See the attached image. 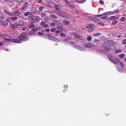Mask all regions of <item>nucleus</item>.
I'll return each mask as SVG.
<instances>
[{
	"label": "nucleus",
	"instance_id": "nucleus-6",
	"mask_svg": "<svg viewBox=\"0 0 126 126\" xmlns=\"http://www.w3.org/2000/svg\"><path fill=\"white\" fill-rule=\"evenodd\" d=\"M3 39L6 40L8 42H11V39L9 37L6 35H4L3 36Z\"/></svg>",
	"mask_w": 126,
	"mask_h": 126
},
{
	"label": "nucleus",
	"instance_id": "nucleus-5",
	"mask_svg": "<svg viewBox=\"0 0 126 126\" xmlns=\"http://www.w3.org/2000/svg\"><path fill=\"white\" fill-rule=\"evenodd\" d=\"M74 48L82 51H85L86 50L84 48L77 46H75Z\"/></svg>",
	"mask_w": 126,
	"mask_h": 126
},
{
	"label": "nucleus",
	"instance_id": "nucleus-28",
	"mask_svg": "<svg viewBox=\"0 0 126 126\" xmlns=\"http://www.w3.org/2000/svg\"><path fill=\"white\" fill-rule=\"evenodd\" d=\"M126 19L125 17H121L120 21L122 22H124L126 21Z\"/></svg>",
	"mask_w": 126,
	"mask_h": 126
},
{
	"label": "nucleus",
	"instance_id": "nucleus-13",
	"mask_svg": "<svg viewBox=\"0 0 126 126\" xmlns=\"http://www.w3.org/2000/svg\"><path fill=\"white\" fill-rule=\"evenodd\" d=\"M12 28H19L21 27L19 23V24L16 23L14 25H13Z\"/></svg>",
	"mask_w": 126,
	"mask_h": 126
},
{
	"label": "nucleus",
	"instance_id": "nucleus-47",
	"mask_svg": "<svg viewBox=\"0 0 126 126\" xmlns=\"http://www.w3.org/2000/svg\"><path fill=\"white\" fill-rule=\"evenodd\" d=\"M45 24V22L44 21H42L41 23V25L42 26H44Z\"/></svg>",
	"mask_w": 126,
	"mask_h": 126
},
{
	"label": "nucleus",
	"instance_id": "nucleus-52",
	"mask_svg": "<svg viewBox=\"0 0 126 126\" xmlns=\"http://www.w3.org/2000/svg\"><path fill=\"white\" fill-rule=\"evenodd\" d=\"M54 22L55 23H57L58 24L60 23H59V20H55L54 21Z\"/></svg>",
	"mask_w": 126,
	"mask_h": 126
},
{
	"label": "nucleus",
	"instance_id": "nucleus-9",
	"mask_svg": "<svg viewBox=\"0 0 126 126\" xmlns=\"http://www.w3.org/2000/svg\"><path fill=\"white\" fill-rule=\"evenodd\" d=\"M0 23L3 25V26H7L8 24V23L5 22L3 20H0Z\"/></svg>",
	"mask_w": 126,
	"mask_h": 126
},
{
	"label": "nucleus",
	"instance_id": "nucleus-25",
	"mask_svg": "<svg viewBox=\"0 0 126 126\" xmlns=\"http://www.w3.org/2000/svg\"><path fill=\"white\" fill-rule=\"evenodd\" d=\"M30 14V12H25L24 13V16L25 17H27Z\"/></svg>",
	"mask_w": 126,
	"mask_h": 126
},
{
	"label": "nucleus",
	"instance_id": "nucleus-62",
	"mask_svg": "<svg viewBox=\"0 0 126 126\" xmlns=\"http://www.w3.org/2000/svg\"><path fill=\"white\" fill-rule=\"evenodd\" d=\"M0 18L2 19H4V17L3 16H0Z\"/></svg>",
	"mask_w": 126,
	"mask_h": 126
},
{
	"label": "nucleus",
	"instance_id": "nucleus-32",
	"mask_svg": "<svg viewBox=\"0 0 126 126\" xmlns=\"http://www.w3.org/2000/svg\"><path fill=\"white\" fill-rule=\"evenodd\" d=\"M17 18L16 16H14L11 17V19L12 20V21L13 20H17Z\"/></svg>",
	"mask_w": 126,
	"mask_h": 126
},
{
	"label": "nucleus",
	"instance_id": "nucleus-39",
	"mask_svg": "<svg viewBox=\"0 0 126 126\" xmlns=\"http://www.w3.org/2000/svg\"><path fill=\"white\" fill-rule=\"evenodd\" d=\"M44 8L43 6H41L39 8V9L40 11H42L43 10V8Z\"/></svg>",
	"mask_w": 126,
	"mask_h": 126
},
{
	"label": "nucleus",
	"instance_id": "nucleus-42",
	"mask_svg": "<svg viewBox=\"0 0 126 126\" xmlns=\"http://www.w3.org/2000/svg\"><path fill=\"white\" fill-rule=\"evenodd\" d=\"M32 31L33 32H35L37 31V29L36 28H34L32 29Z\"/></svg>",
	"mask_w": 126,
	"mask_h": 126
},
{
	"label": "nucleus",
	"instance_id": "nucleus-3",
	"mask_svg": "<svg viewBox=\"0 0 126 126\" xmlns=\"http://www.w3.org/2000/svg\"><path fill=\"white\" fill-rule=\"evenodd\" d=\"M11 42L17 43H20L22 42L21 40L19 38V36L18 37V38L11 39Z\"/></svg>",
	"mask_w": 126,
	"mask_h": 126
},
{
	"label": "nucleus",
	"instance_id": "nucleus-56",
	"mask_svg": "<svg viewBox=\"0 0 126 126\" xmlns=\"http://www.w3.org/2000/svg\"><path fill=\"white\" fill-rule=\"evenodd\" d=\"M49 27L48 25L47 24H45V25L43 26V27Z\"/></svg>",
	"mask_w": 126,
	"mask_h": 126
},
{
	"label": "nucleus",
	"instance_id": "nucleus-43",
	"mask_svg": "<svg viewBox=\"0 0 126 126\" xmlns=\"http://www.w3.org/2000/svg\"><path fill=\"white\" fill-rule=\"evenodd\" d=\"M122 43L124 44H126V39H124L122 41Z\"/></svg>",
	"mask_w": 126,
	"mask_h": 126
},
{
	"label": "nucleus",
	"instance_id": "nucleus-37",
	"mask_svg": "<svg viewBox=\"0 0 126 126\" xmlns=\"http://www.w3.org/2000/svg\"><path fill=\"white\" fill-rule=\"evenodd\" d=\"M121 52V50L120 49H117L115 50V52L116 53L120 52Z\"/></svg>",
	"mask_w": 126,
	"mask_h": 126
},
{
	"label": "nucleus",
	"instance_id": "nucleus-50",
	"mask_svg": "<svg viewBox=\"0 0 126 126\" xmlns=\"http://www.w3.org/2000/svg\"><path fill=\"white\" fill-rule=\"evenodd\" d=\"M46 15V14L45 13H42L41 14V16L42 17H43Z\"/></svg>",
	"mask_w": 126,
	"mask_h": 126
},
{
	"label": "nucleus",
	"instance_id": "nucleus-33",
	"mask_svg": "<svg viewBox=\"0 0 126 126\" xmlns=\"http://www.w3.org/2000/svg\"><path fill=\"white\" fill-rule=\"evenodd\" d=\"M100 39H101L104 42H106V40L105 38L101 36Z\"/></svg>",
	"mask_w": 126,
	"mask_h": 126
},
{
	"label": "nucleus",
	"instance_id": "nucleus-60",
	"mask_svg": "<svg viewBox=\"0 0 126 126\" xmlns=\"http://www.w3.org/2000/svg\"><path fill=\"white\" fill-rule=\"evenodd\" d=\"M71 35H74V36H75V35L76 34L75 33H71Z\"/></svg>",
	"mask_w": 126,
	"mask_h": 126
},
{
	"label": "nucleus",
	"instance_id": "nucleus-26",
	"mask_svg": "<svg viewBox=\"0 0 126 126\" xmlns=\"http://www.w3.org/2000/svg\"><path fill=\"white\" fill-rule=\"evenodd\" d=\"M109 49L108 48L106 47H104V48L103 50V51H109Z\"/></svg>",
	"mask_w": 126,
	"mask_h": 126
},
{
	"label": "nucleus",
	"instance_id": "nucleus-49",
	"mask_svg": "<svg viewBox=\"0 0 126 126\" xmlns=\"http://www.w3.org/2000/svg\"><path fill=\"white\" fill-rule=\"evenodd\" d=\"M56 30V29L55 28H52L51 30V32H55Z\"/></svg>",
	"mask_w": 126,
	"mask_h": 126
},
{
	"label": "nucleus",
	"instance_id": "nucleus-46",
	"mask_svg": "<svg viewBox=\"0 0 126 126\" xmlns=\"http://www.w3.org/2000/svg\"><path fill=\"white\" fill-rule=\"evenodd\" d=\"M49 18L48 16H46L45 18V19L46 21H47L49 20Z\"/></svg>",
	"mask_w": 126,
	"mask_h": 126
},
{
	"label": "nucleus",
	"instance_id": "nucleus-36",
	"mask_svg": "<svg viewBox=\"0 0 126 126\" xmlns=\"http://www.w3.org/2000/svg\"><path fill=\"white\" fill-rule=\"evenodd\" d=\"M107 15H104V16H103V17H101V19H106V18H107V16H106Z\"/></svg>",
	"mask_w": 126,
	"mask_h": 126
},
{
	"label": "nucleus",
	"instance_id": "nucleus-54",
	"mask_svg": "<svg viewBox=\"0 0 126 126\" xmlns=\"http://www.w3.org/2000/svg\"><path fill=\"white\" fill-rule=\"evenodd\" d=\"M50 26H55V24L54 23H51Z\"/></svg>",
	"mask_w": 126,
	"mask_h": 126
},
{
	"label": "nucleus",
	"instance_id": "nucleus-31",
	"mask_svg": "<svg viewBox=\"0 0 126 126\" xmlns=\"http://www.w3.org/2000/svg\"><path fill=\"white\" fill-rule=\"evenodd\" d=\"M100 35V33H97L94 34L93 35V36L94 37H95L99 36Z\"/></svg>",
	"mask_w": 126,
	"mask_h": 126
},
{
	"label": "nucleus",
	"instance_id": "nucleus-15",
	"mask_svg": "<svg viewBox=\"0 0 126 126\" xmlns=\"http://www.w3.org/2000/svg\"><path fill=\"white\" fill-rule=\"evenodd\" d=\"M28 34L29 35H35L36 34V33L35 32L31 31L28 33Z\"/></svg>",
	"mask_w": 126,
	"mask_h": 126
},
{
	"label": "nucleus",
	"instance_id": "nucleus-24",
	"mask_svg": "<svg viewBox=\"0 0 126 126\" xmlns=\"http://www.w3.org/2000/svg\"><path fill=\"white\" fill-rule=\"evenodd\" d=\"M40 11L37 10L34 11L33 12V13L34 14H40Z\"/></svg>",
	"mask_w": 126,
	"mask_h": 126
},
{
	"label": "nucleus",
	"instance_id": "nucleus-7",
	"mask_svg": "<svg viewBox=\"0 0 126 126\" xmlns=\"http://www.w3.org/2000/svg\"><path fill=\"white\" fill-rule=\"evenodd\" d=\"M112 12H106L104 13H103L101 15H97L96 16L97 17H99L101 16H103L104 15H108L110 14V13H111Z\"/></svg>",
	"mask_w": 126,
	"mask_h": 126
},
{
	"label": "nucleus",
	"instance_id": "nucleus-38",
	"mask_svg": "<svg viewBox=\"0 0 126 126\" xmlns=\"http://www.w3.org/2000/svg\"><path fill=\"white\" fill-rule=\"evenodd\" d=\"M117 21H114L112 23V25H115L117 23Z\"/></svg>",
	"mask_w": 126,
	"mask_h": 126
},
{
	"label": "nucleus",
	"instance_id": "nucleus-22",
	"mask_svg": "<svg viewBox=\"0 0 126 126\" xmlns=\"http://www.w3.org/2000/svg\"><path fill=\"white\" fill-rule=\"evenodd\" d=\"M50 16L52 18H54L56 19H58V17L57 16H56L54 15L51 14L50 15Z\"/></svg>",
	"mask_w": 126,
	"mask_h": 126
},
{
	"label": "nucleus",
	"instance_id": "nucleus-20",
	"mask_svg": "<svg viewBox=\"0 0 126 126\" xmlns=\"http://www.w3.org/2000/svg\"><path fill=\"white\" fill-rule=\"evenodd\" d=\"M63 23L65 25H67L70 24V23L69 21L65 20L63 21Z\"/></svg>",
	"mask_w": 126,
	"mask_h": 126
},
{
	"label": "nucleus",
	"instance_id": "nucleus-53",
	"mask_svg": "<svg viewBox=\"0 0 126 126\" xmlns=\"http://www.w3.org/2000/svg\"><path fill=\"white\" fill-rule=\"evenodd\" d=\"M9 15L11 16H15V12L13 13L12 14H10Z\"/></svg>",
	"mask_w": 126,
	"mask_h": 126
},
{
	"label": "nucleus",
	"instance_id": "nucleus-17",
	"mask_svg": "<svg viewBox=\"0 0 126 126\" xmlns=\"http://www.w3.org/2000/svg\"><path fill=\"white\" fill-rule=\"evenodd\" d=\"M12 20L11 19V18H7L5 20V22L8 23V22H12Z\"/></svg>",
	"mask_w": 126,
	"mask_h": 126
},
{
	"label": "nucleus",
	"instance_id": "nucleus-19",
	"mask_svg": "<svg viewBox=\"0 0 126 126\" xmlns=\"http://www.w3.org/2000/svg\"><path fill=\"white\" fill-rule=\"evenodd\" d=\"M89 18L90 19L92 20L93 21H95L97 20V18L94 17H89Z\"/></svg>",
	"mask_w": 126,
	"mask_h": 126
},
{
	"label": "nucleus",
	"instance_id": "nucleus-44",
	"mask_svg": "<svg viewBox=\"0 0 126 126\" xmlns=\"http://www.w3.org/2000/svg\"><path fill=\"white\" fill-rule=\"evenodd\" d=\"M92 38V37L91 36H89L87 38V40L88 41L90 40Z\"/></svg>",
	"mask_w": 126,
	"mask_h": 126
},
{
	"label": "nucleus",
	"instance_id": "nucleus-29",
	"mask_svg": "<svg viewBox=\"0 0 126 126\" xmlns=\"http://www.w3.org/2000/svg\"><path fill=\"white\" fill-rule=\"evenodd\" d=\"M55 10L57 11H59V6L57 5H55Z\"/></svg>",
	"mask_w": 126,
	"mask_h": 126
},
{
	"label": "nucleus",
	"instance_id": "nucleus-18",
	"mask_svg": "<svg viewBox=\"0 0 126 126\" xmlns=\"http://www.w3.org/2000/svg\"><path fill=\"white\" fill-rule=\"evenodd\" d=\"M48 38L49 40L52 41H54L55 39L54 37L50 35L48 36Z\"/></svg>",
	"mask_w": 126,
	"mask_h": 126
},
{
	"label": "nucleus",
	"instance_id": "nucleus-10",
	"mask_svg": "<svg viewBox=\"0 0 126 126\" xmlns=\"http://www.w3.org/2000/svg\"><path fill=\"white\" fill-rule=\"evenodd\" d=\"M15 14L16 16H18L20 15L21 13V11L20 10H17L15 11Z\"/></svg>",
	"mask_w": 126,
	"mask_h": 126
},
{
	"label": "nucleus",
	"instance_id": "nucleus-4",
	"mask_svg": "<svg viewBox=\"0 0 126 126\" xmlns=\"http://www.w3.org/2000/svg\"><path fill=\"white\" fill-rule=\"evenodd\" d=\"M94 26L92 24H90L87 26L86 29L87 31L90 32L94 30Z\"/></svg>",
	"mask_w": 126,
	"mask_h": 126
},
{
	"label": "nucleus",
	"instance_id": "nucleus-57",
	"mask_svg": "<svg viewBox=\"0 0 126 126\" xmlns=\"http://www.w3.org/2000/svg\"><path fill=\"white\" fill-rule=\"evenodd\" d=\"M70 37H69V36H68V37H67L66 39H65L64 40V41H65V42H66V40L67 39H70Z\"/></svg>",
	"mask_w": 126,
	"mask_h": 126
},
{
	"label": "nucleus",
	"instance_id": "nucleus-55",
	"mask_svg": "<svg viewBox=\"0 0 126 126\" xmlns=\"http://www.w3.org/2000/svg\"><path fill=\"white\" fill-rule=\"evenodd\" d=\"M99 39L96 40V39H95L94 40V42L95 43H96L97 42H99Z\"/></svg>",
	"mask_w": 126,
	"mask_h": 126
},
{
	"label": "nucleus",
	"instance_id": "nucleus-61",
	"mask_svg": "<svg viewBox=\"0 0 126 126\" xmlns=\"http://www.w3.org/2000/svg\"><path fill=\"white\" fill-rule=\"evenodd\" d=\"M91 45H92L93 46V47L96 46V45H95V44H94V43L91 44Z\"/></svg>",
	"mask_w": 126,
	"mask_h": 126
},
{
	"label": "nucleus",
	"instance_id": "nucleus-8",
	"mask_svg": "<svg viewBox=\"0 0 126 126\" xmlns=\"http://www.w3.org/2000/svg\"><path fill=\"white\" fill-rule=\"evenodd\" d=\"M32 19L39 21L40 20V18L39 16H34L32 17Z\"/></svg>",
	"mask_w": 126,
	"mask_h": 126
},
{
	"label": "nucleus",
	"instance_id": "nucleus-64",
	"mask_svg": "<svg viewBox=\"0 0 126 126\" xmlns=\"http://www.w3.org/2000/svg\"><path fill=\"white\" fill-rule=\"evenodd\" d=\"M61 31H60L59 30H57L56 31V32L57 33H59L60 32H61Z\"/></svg>",
	"mask_w": 126,
	"mask_h": 126
},
{
	"label": "nucleus",
	"instance_id": "nucleus-14",
	"mask_svg": "<svg viewBox=\"0 0 126 126\" xmlns=\"http://www.w3.org/2000/svg\"><path fill=\"white\" fill-rule=\"evenodd\" d=\"M93 46L92 45H91V44L90 43H88L86 44L84 46V47H87L88 48H89L91 47H93Z\"/></svg>",
	"mask_w": 126,
	"mask_h": 126
},
{
	"label": "nucleus",
	"instance_id": "nucleus-34",
	"mask_svg": "<svg viewBox=\"0 0 126 126\" xmlns=\"http://www.w3.org/2000/svg\"><path fill=\"white\" fill-rule=\"evenodd\" d=\"M37 34L40 36H43L44 35V33L40 32H37Z\"/></svg>",
	"mask_w": 126,
	"mask_h": 126
},
{
	"label": "nucleus",
	"instance_id": "nucleus-41",
	"mask_svg": "<svg viewBox=\"0 0 126 126\" xmlns=\"http://www.w3.org/2000/svg\"><path fill=\"white\" fill-rule=\"evenodd\" d=\"M60 35L63 37H64L65 36V35L63 33H60Z\"/></svg>",
	"mask_w": 126,
	"mask_h": 126
},
{
	"label": "nucleus",
	"instance_id": "nucleus-51",
	"mask_svg": "<svg viewBox=\"0 0 126 126\" xmlns=\"http://www.w3.org/2000/svg\"><path fill=\"white\" fill-rule=\"evenodd\" d=\"M99 3L102 5H103L104 4V2L101 0H100L99 1Z\"/></svg>",
	"mask_w": 126,
	"mask_h": 126
},
{
	"label": "nucleus",
	"instance_id": "nucleus-12",
	"mask_svg": "<svg viewBox=\"0 0 126 126\" xmlns=\"http://www.w3.org/2000/svg\"><path fill=\"white\" fill-rule=\"evenodd\" d=\"M119 16H113L110 17V19L111 20H113L117 19L118 18Z\"/></svg>",
	"mask_w": 126,
	"mask_h": 126
},
{
	"label": "nucleus",
	"instance_id": "nucleus-1",
	"mask_svg": "<svg viewBox=\"0 0 126 126\" xmlns=\"http://www.w3.org/2000/svg\"><path fill=\"white\" fill-rule=\"evenodd\" d=\"M108 57L110 60L113 63L117 64L118 63V60L115 57L112 56L111 55H109Z\"/></svg>",
	"mask_w": 126,
	"mask_h": 126
},
{
	"label": "nucleus",
	"instance_id": "nucleus-63",
	"mask_svg": "<svg viewBox=\"0 0 126 126\" xmlns=\"http://www.w3.org/2000/svg\"><path fill=\"white\" fill-rule=\"evenodd\" d=\"M119 63H120L121 64V66H123V63H122V62H119Z\"/></svg>",
	"mask_w": 126,
	"mask_h": 126
},
{
	"label": "nucleus",
	"instance_id": "nucleus-11",
	"mask_svg": "<svg viewBox=\"0 0 126 126\" xmlns=\"http://www.w3.org/2000/svg\"><path fill=\"white\" fill-rule=\"evenodd\" d=\"M19 23L21 26H24L26 25V22L24 21H21L19 22Z\"/></svg>",
	"mask_w": 126,
	"mask_h": 126
},
{
	"label": "nucleus",
	"instance_id": "nucleus-23",
	"mask_svg": "<svg viewBox=\"0 0 126 126\" xmlns=\"http://www.w3.org/2000/svg\"><path fill=\"white\" fill-rule=\"evenodd\" d=\"M24 0H16L17 4H19L20 3H22Z\"/></svg>",
	"mask_w": 126,
	"mask_h": 126
},
{
	"label": "nucleus",
	"instance_id": "nucleus-30",
	"mask_svg": "<svg viewBox=\"0 0 126 126\" xmlns=\"http://www.w3.org/2000/svg\"><path fill=\"white\" fill-rule=\"evenodd\" d=\"M81 36L79 34H76L75 35L74 38H80Z\"/></svg>",
	"mask_w": 126,
	"mask_h": 126
},
{
	"label": "nucleus",
	"instance_id": "nucleus-59",
	"mask_svg": "<svg viewBox=\"0 0 126 126\" xmlns=\"http://www.w3.org/2000/svg\"><path fill=\"white\" fill-rule=\"evenodd\" d=\"M117 68L119 71H120L121 70V69L118 66L117 67Z\"/></svg>",
	"mask_w": 126,
	"mask_h": 126
},
{
	"label": "nucleus",
	"instance_id": "nucleus-21",
	"mask_svg": "<svg viewBox=\"0 0 126 126\" xmlns=\"http://www.w3.org/2000/svg\"><path fill=\"white\" fill-rule=\"evenodd\" d=\"M86 0H78L77 2L79 3H83L85 2Z\"/></svg>",
	"mask_w": 126,
	"mask_h": 126
},
{
	"label": "nucleus",
	"instance_id": "nucleus-45",
	"mask_svg": "<svg viewBox=\"0 0 126 126\" xmlns=\"http://www.w3.org/2000/svg\"><path fill=\"white\" fill-rule=\"evenodd\" d=\"M28 3H25L23 5V8L21 9L22 10H23L24 8L28 4Z\"/></svg>",
	"mask_w": 126,
	"mask_h": 126
},
{
	"label": "nucleus",
	"instance_id": "nucleus-48",
	"mask_svg": "<svg viewBox=\"0 0 126 126\" xmlns=\"http://www.w3.org/2000/svg\"><path fill=\"white\" fill-rule=\"evenodd\" d=\"M4 12H5L6 14L9 15L10 13H9V12L7 11L6 10H4Z\"/></svg>",
	"mask_w": 126,
	"mask_h": 126
},
{
	"label": "nucleus",
	"instance_id": "nucleus-16",
	"mask_svg": "<svg viewBox=\"0 0 126 126\" xmlns=\"http://www.w3.org/2000/svg\"><path fill=\"white\" fill-rule=\"evenodd\" d=\"M57 28L58 29H60L61 30H62L63 29L62 25V24H61L60 23L58 25V27Z\"/></svg>",
	"mask_w": 126,
	"mask_h": 126
},
{
	"label": "nucleus",
	"instance_id": "nucleus-58",
	"mask_svg": "<svg viewBox=\"0 0 126 126\" xmlns=\"http://www.w3.org/2000/svg\"><path fill=\"white\" fill-rule=\"evenodd\" d=\"M46 31L47 32H49L50 31V30L49 29H47L46 30Z\"/></svg>",
	"mask_w": 126,
	"mask_h": 126
},
{
	"label": "nucleus",
	"instance_id": "nucleus-40",
	"mask_svg": "<svg viewBox=\"0 0 126 126\" xmlns=\"http://www.w3.org/2000/svg\"><path fill=\"white\" fill-rule=\"evenodd\" d=\"M29 26V28H34L35 27L34 25L32 24L30 25Z\"/></svg>",
	"mask_w": 126,
	"mask_h": 126
},
{
	"label": "nucleus",
	"instance_id": "nucleus-27",
	"mask_svg": "<svg viewBox=\"0 0 126 126\" xmlns=\"http://www.w3.org/2000/svg\"><path fill=\"white\" fill-rule=\"evenodd\" d=\"M111 12H112H112H111V13H111V14H114V13H117L119 12V11L118 10H115L113 11H111Z\"/></svg>",
	"mask_w": 126,
	"mask_h": 126
},
{
	"label": "nucleus",
	"instance_id": "nucleus-2",
	"mask_svg": "<svg viewBox=\"0 0 126 126\" xmlns=\"http://www.w3.org/2000/svg\"><path fill=\"white\" fill-rule=\"evenodd\" d=\"M19 38L22 41H26L29 39V38L27 35L25 33H23L21 35L19 36Z\"/></svg>",
	"mask_w": 126,
	"mask_h": 126
},
{
	"label": "nucleus",
	"instance_id": "nucleus-35",
	"mask_svg": "<svg viewBox=\"0 0 126 126\" xmlns=\"http://www.w3.org/2000/svg\"><path fill=\"white\" fill-rule=\"evenodd\" d=\"M125 56V55L124 54H122L119 55V56L121 58H123Z\"/></svg>",
	"mask_w": 126,
	"mask_h": 126
}]
</instances>
